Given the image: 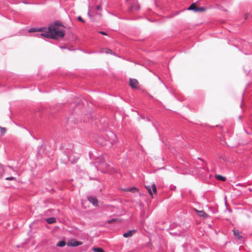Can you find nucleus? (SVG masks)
<instances>
[{"label": "nucleus", "mask_w": 252, "mask_h": 252, "mask_svg": "<svg viewBox=\"0 0 252 252\" xmlns=\"http://www.w3.org/2000/svg\"><path fill=\"white\" fill-rule=\"evenodd\" d=\"M138 81L134 78H130L129 80V85L132 89H137L138 88Z\"/></svg>", "instance_id": "nucleus-9"}, {"label": "nucleus", "mask_w": 252, "mask_h": 252, "mask_svg": "<svg viewBox=\"0 0 252 252\" xmlns=\"http://www.w3.org/2000/svg\"><path fill=\"white\" fill-rule=\"evenodd\" d=\"M77 20L80 21V22H81L82 23H85V21L84 20V19L82 18V17L81 16H79L77 18Z\"/></svg>", "instance_id": "nucleus-24"}, {"label": "nucleus", "mask_w": 252, "mask_h": 252, "mask_svg": "<svg viewBox=\"0 0 252 252\" xmlns=\"http://www.w3.org/2000/svg\"><path fill=\"white\" fill-rule=\"evenodd\" d=\"M205 9L204 7H198L196 2L192 3L187 8H185L186 10L192 11L195 13L204 12Z\"/></svg>", "instance_id": "nucleus-5"}, {"label": "nucleus", "mask_w": 252, "mask_h": 252, "mask_svg": "<svg viewBox=\"0 0 252 252\" xmlns=\"http://www.w3.org/2000/svg\"><path fill=\"white\" fill-rule=\"evenodd\" d=\"M135 232L134 230H130L128 232L123 234V236L125 238H128L132 236L133 233Z\"/></svg>", "instance_id": "nucleus-15"}, {"label": "nucleus", "mask_w": 252, "mask_h": 252, "mask_svg": "<svg viewBox=\"0 0 252 252\" xmlns=\"http://www.w3.org/2000/svg\"><path fill=\"white\" fill-rule=\"evenodd\" d=\"M244 93L243 92V94H242V96H244Z\"/></svg>", "instance_id": "nucleus-41"}, {"label": "nucleus", "mask_w": 252, "mask_h": 252, "mask_svg": "<svg viewBox=\"0 0 252 252\" xmlns=\"http://www.w3.org/2000/svg\"><path fill=\"white\" fill-rule=\"evenodd\" d=\"M228 211H229V212H231V210H230V209H228Z\"/></svg>", "instance_id": "nucleus-40"}, {"label": "nucleus", "mask_w": 252, "mask_h": 252, "mask_svg": "<svg viewBox=\"0 0 252 252\" xmlns=\"http://www.w3.org/2000/svg\"><path fill=\"white\" fill-rule=\"evenodd\" d=\"M66 244V243L64 241H59L57 244V246L59 247H64Z\"/></svg>", "instance_id": "nucleus-20"}, {"label": "nucleus", "mask_w": 252, "mask_h": 252, "mask_svg": "<svg viewBox=\"0 0 252 252\" xmlns=\"http://www.w3.org/2000/svg\"><path fill=\"white\" fill-rule=\"evenodd\" d=\"M1 84H0V87H1Z\"/></svg>", "instance_id": "nucleus-44"}, {"label": "nucleus", "mask_w": 252, "mask_h": 252, "mask_svg": "<svg viewBox=\"0 0 252 252\" xmlns=\"http://www.w3.org/2000/svg\"><path fill=\"white\" fill-rule=\"evenodd\" d=\"M248 14H246V15H245V20H247V18H248Z\"/></svg>", "instance_id": "nucleus-36"}, {"label": "nucleus", "mask_w": 252, "mask_h": 252, "mask_svg": "<svg viewBox=\"0 0 252 252\" xmlns=\"http://www.w3.org/2000/svg\"><path fill=\"white\" fill-rule=\"evenodd\" d=\"M108 136L109 137L108 141L112 145L115 144L117 142L118 138L114 133L110 132Z\"/></svg>", "instance_id": "nucleus-8"}, {"label": "nucleus", "mask_w": 252, "mask_h": 252, "mask_svg": "<svg viewBox=\"0 0 252 252\" xmlns=\"http://www.w3.org/2000/svg\"><path fill=\"white\" fill-rule=\"evenodd\" d=\"M127 3L129 4L126 12H122L123 14H125L126 12L128 13H132L139 10L140 6L137 2V0H126Z\"/></svg>", "instance_id": "nucleus-3"}, {"label": "nucleus", "mask_w": 252, "mask_h": 252, "mask_svg": "<svg viewBox=\"0 0 252 252\" xmlns=\"http://www.w3.org/2000/svg\"><path fill=\"white\" fill-rule=\"evenodd\" d=\"M82 244V242L78 241L74 239L71 240L67 243V245L68 247H76L81 245Z\"/></svg>", "instance_id": "nucleus-10"}, {"label": "nucleus", "mask_w": 252, "mask_h": 252, "mask_svg": "<svg viewBox=\"0 0 252 252\" xmlns=\"http://www.w3.org/2000/svg\"><path fill=\"white\" fill-rule=\"evenodd\" d=\"M86 53L88 54H96L95 51H94L93 50H89L87 52H86Z\"/></svg>", "instance_id": "nucleus-29"}, {"label": "nucleus", "mask_w": 252, "mask_h": 252, "mask_svg": "<svg viewBox=\"0 0 252 252\" xmlns=\"http://www.w3.org/2000/svg\"><path fill=\"white\" fill-rule=\"evenodd\" d=\"M46 220L49 224H52L56 222V219L54 217L48 218Z\"/></svg>", "instance_id": "nucleus-18"}, {"label": "nucleus", "mask_w": 252, "mask_h": 252, "mask_svg": "<svg viewBox=\"0 0 252 252\" xmlns=\"http://www.w3.org/2000/svg\"><path fill=\"white\" fill-rule=\"evenodd\" d=\"M23 3H25V4H29V3H29V2H27V1H25V0H24V1H23Z\"/></svg>", "instance_id": "nucleus-37"}, {"label": "nucleus", "mask_w": 252, "mask_h": 252, "mask_svg": "<svg viewBox=\"0 0 252 252\" xmlns=\"http://www.w3.org/2000/svg\"><path fill=\"white\" fill-rule=\"evenodd\" d=\"M126 190L131 191V192H134L135 191L137 190V189L136 188H134L128 189H126Z\"/></svg>", "instance_id": "nucleus-26"}, {"label": "nucleus", "mask_w": 252, "mask_h": 252, "mask_svg": "<svg viewBox=\"0 0 252 252\" xmlns=\"http://www.w3.org/2000/svg\"><path fill=\"white\" fill-rule=\"evenodd\" d=\"M116 220H116V219H111V220H108L107 221V223H112V222H113L116 221Z\"/></svg>", "instance_id": "nucleus-25"}, {"label": "nucleus", "mask_w": 252, "mask_h": 252, "mask_svg": "<svg viewBox=\"0 0 252 252\" xmlns=\"http://www.w3.org/2000/svg\"><path fill=\"white\" fill-rule=\"evenodd\" d=\"M0 129L1 135H4L6 132V128L5 127L0 126Z\"/></svg>", "instance_id": "nucleus-22"}, {"label": "nucleus", "mask_w": 252, "mask_h": 252, "mask_svg": "<svg viewBox=\"0 0 252 252\" xmlns=\"http://www.w3.org/2000/svg\"><path fill=\"white\" fill-rule=\"evenodd\" d=\"M88 16L89 17H92V16H91V14H90V11H88Z\"/></svg>", "instance_id": "nucleus-35"}, {"label": "nucleus", "mask_w": 252, "mask_h": 252, "mask_svg": "<svg viewBox=\"0 0 252 252\" xmlns=\"http://www.w3.org/2000/svg\"><path fill=\"white\" fill-rule=\"evenodd\" d=\"M232 231L233 232V235L235 236V237H236L238 240H241L242 237L240 234L238 230L234 229Z\"/></svg>", "instance_id": "nucleus-16"}, {"label": "nucleus", "mask_w": 252, "mask_h": 252, "mask_svg": "<svg viewBox=\"0 0 252 252\" xmlns=\"http://www.w3.org/2000/svg\"><path fill=\"white\" fill-rule=\"evenodd\" d=\"M95 163L96 164L95 167L97 169H99L102 172H107L108 165L105 163L103 156L101 155L96 159Z\"/></svg>", "instance_id": "nucleus-4"}, {"label": "nucleus", "mask_w": 252, "mask_h": 252, "mask_svg": "<svg viewBox=\"0 0 252 252\" xmlns=\"http://www.w3.org/2000/svg\"><path fill=\"white\" fill-rule=\"evenodd\" d=\"M59 27H64V25L59 21H56L49 25L48 27L59 28Z\"/></svg>", "instance_id": "nucleus-12"}, {"label": "nucleus", "mask_w": 252, "mask_h": 252, "mask_svg": "<svg viewBox=\"0 0 252 252\" xmlns=\"http://www.w3.org/2000/svg\"><path fill=\"white\" fill-rule=\"evenodd\" d=\"M102 144L106 145V144H107V143L106 142H104V143H102Z\"/></svg>", "instance_id": "nucleus-39"}, {"label": "nucleus", "mask_w": 252, "mask_h": 252, "mask_svg": "<svg viewBox=\"0 0 252 252\" xmlns=\"http://www.w3.org/2000/svg\"><path fill=\"white\" fill-rule=\"evenodd\" d=\"M112 53H113V51L111 49H110L108 48H105V53L106 54H111V55Z\"/></svg>", "instance_id": "nucleus-21"}, {"label": "nucleus", "mask_w": 252, "mask_h": 252, "mask_svg": "<svg viewBox=\"0 0 252 252\" xmlns=\"http://www.w3.org/2000/svg\"><path fill=\"white\" fill-rule=\"evenodd\" d=\"M47 30V27H32L29 29L28 32L32 33L36 32H45V31Z\"/></svg>", "instance_id": "nucleus-6"}, {"label": "nucleus", "mask_w": 252, "mask_h": 252, "mask_svg": "<svg viewBox=\"0 0 252 252\" xmlns=\"http://www.w3.org/2000/svg\"><path fill=\"white\" fill-rule=\"evenodd\" d=\"M6 180H14L15 179V178L13 177H7L5 179Z\"/></svg>", "instance_id": "nucleus-31"}, {"label": "nucleus", "mask_w": 252, "mask_h": 252, "mask_svg": "<svg viewBox=\"0 0 252 252\" xmlns=\"http://www.w3.org/2000/svg\"><path fill=\"white\" fill-rule=\"evenodd\" d=\"M60 48L61 49H68V50H69V51H71V49L68 48H67L66 46H61L60 47Z\"/></svg>", "instance_id": "nucleus-32"}, {"label": "nucleus", "mask_w": 252, "mask_h": 252, "mask_svg": "<svg viewBox=\"0 0 252 252\" xmlns=\"http://www.w3.org/2000/svg\"><path fill=\"white\" fill-rule=\"evenodd\" d=\"M109 14L112 15H113L114 16H116L117 18H118L119 19H121V20H133L132 18H130L127 17L126 16H123L122 15V14H120V13L115 14V13H111V12H109Z\"/></svg>", "instance_id": "nucleus-11"}, {"label": "nucleus", "mask_w": 252, "mask_h": 252, "mask_svg": "<svg viewBox=\"0 0 252 252\" xmlns=\"http://www.w3.org/2000/svg\"><path fill=\"white\" fill-rule=\"evenodd\" d=\"M88 200L94 206H97L98 205V201L95 197L91 196V197H88Z\"/></svg>", "instance_id": "nucleus-13"}, {"label": "nucleus", "mask_w": 252, "mask_h": 252, "mask_svg": "<svg viewBox=\"0 0 252 252\" xmlns=\"http://www.w3.org/2000/svg\"><path fill=\"white\" fill-rule=\"evenodd\" d=\"M112 55L114 56H116V57H119L117 54H116V53H115L113 51V53H112Z\"/></svg>", "instance_id": "nucleus-34"}, {"label": "nucleus", "mask_w": 252, "mask_h": 252, "mask_svg": "<svg viewBox=\"0 0 252 252\" xmlns=\"http://www.w3.org/2000/svg\"><path fill=\"white\" fill-rule=\"evenodd\" d=\"M170 94L171 95H172L175 98H176L177 99H178V100L179 101H182L183 100L182 98H178L176 95L173 93H172L171 92H170Z\"/></svg>", "instance_id": "nucleus-27"}, {"label": "nucleus", "mask_w": 252, "mask_h": 252, "mask_svg": "<svg viewBox=\"0 0 252 252\" xmlns=\"http://www.w3.org/2000/svg\"><path fill=\"white\" fill-rule=\"evenodd\" d=\"M80 102L75 101L73 102H71L70 104L67 103H58L54 104V105H50L49 108L56 109V110H60V109L62 108H67L68 105H70L71 108L69 109L68 110H75V109H81L80 107L79 108L77 107L78 106H80Z\"/></svg>", "instance_id": "nucleus-2"}, {"label": "nucleus", "mask_w": 252, "mask_h": 252, "mask_svg": "<svg viewBox=\"0 0 252 252\" xmlns=\"http://www.w3.org/2000/svg\"><path fill=\"white\" fill-rule=\"evenodd\" d=\"M96 54H103L105 53V48L102 49L100 51H95Z\"/></svg>", "instance_id": "nucleus-23"}, {"label": "nucleus", "mask_w": 252, "mask_h": 252, "mask_svg": "<svg viewBox=\"0 0 252 252\" xmlns=\"http://www.w3.org/2000/svg\"><path fill=\"white\" fill-rule=\"evenodd\" d=\"M145 188L148 190L151 197L153 198V192L156 193L157 192V188L155 184H152L151 185L145 186Z\"/></svg>", "instance_id": "nucleus-7"}, {"label": "nucleus", "mask_w": 252, "mask_h": 252, "mask_svg": "<svg viewBox=\"0 0 252 252\" xmlns=\"http://www.w3.org/2000/svg\"><path fill=\"white\" fill-rule=\"evenodd\" d=\"M216 178L219 180L225 181L226 180L225 177L220 175H216L215 176Z\"/></svg>", "instance_id": "nucleus-19"}, {"label": "nucleus", "mask_w": 252, "mask_h": 252, "mask_svg": "<svg viewBox=\"0 0 252 252\" xmlns=\"http://www.w3.org/2000/svg\"><path fill=\"white\" fill-rule=\"evenodd\" d=\"M98 33L101 34H102V35H107V33L106 32L102 31H99Z\"/></svg>", "instance_id": "nucleus-28"}, {"label": "nucleus", "mask_w": 252, "mask_h": 252, "mask_svg": "<svg viewBox=\"0 0 252 252\" xmlns=\"http://www.w3.org/2000/svg\"><path fill=\"white\" fill-rule=\"evenodd\" d=\"M155 3L156 6L157 7H158V4H157V1H155Z\"/></svg>", "instance_id": "nucleus-38"}, {"label": "nucleus", "mask_w": 252, "mask_h": 252, "mask_svg": "<svg viewBox=\"0 0 252 252\" xmlns=\"http://www.w3.org/2000/svg\"><path fill=\"white\" fill-rule=\"evenodd\" d=\"M90 180H93V179H92V178H90Z\"/></svg>", "instance_id": "nucleus-43"}, {"label": "nucleus", "mask_w": 252, "mask_h": 252, "mask_svg": "<svg viewBox=\"0 0 252 252\" xmlns=\"http://www.w3.org/2000/svg\"><path fill=\"white\" fill-rule=\"evenodd\" d=\"M64 31L61 30L59 28L48 27L45 31V32L36 33L35 36L37 37H42L53 39H59L64 36Z\"/></svg>", "instance_id": "nucleus-1"}, {"label": "nucleus", "mask_w": 252, "mask_h": 252, "mask_svg": "<svg viewBox=\"0 0 252 252\" xmlns=\"http://www.w3.org/2000/svg\"><path fill=\"white\" fill-rule=\"evenodd\" d=\"M96 9L98 10H100L101 9V6L100 5H97L96 6Z\"/></svg>", "instance_id": "nucleus-33"}, {"label": "nucleus", "mask_w": 252, "mask_h": 252, "mask_svg": "<svg viewBox=\"0 0 252 252\" xmlns=\"http://www.w3.org/2000/svg\"><path fill=\"white\" fill-rule=\"evenodd\" d=\"M158 80H160V81L161 83H162V84L164 85V86H165V87L167 89H168V87H167V85H166V84H165V83L162 81V80H161L160 79V78L159 77H158Z\"/></svg>", "instance_id": "nucleus-30"}, {"label": "nucleus", "mask_w": 252, "mask_h": 252, "mask_svg": "<svg viewBox=\"0 0 252 252\" xmlns=\"http://www.w3.org/2000/svg\"><path fill=\"white\" fill-rule=\"evenodd\" d=\"M196 211L197 212L198 215L199 217H202L203 218H206L208 217V215L204 211H198L196 210Z\"/></svg>", "instance_id": "nucleus-14"}, {"label": "nucleus", "mask_w": 252, "mask_h": 252, "mask_svg": "<svg viewBox=\"0 0 252 252\" xmlns=\"http://www.w3.org/2000/svg\"><path fill=\"white\" fill-rule=\"evenodd\" d=\"M185 11H186V10H185V8H184L182 10H180L177 11L176 12H172L171 16H170V17L172 18V17L177 16V15H178L181 12H184Z\"/></svg>", "instance_id": "nucleus-17"}, {"label": "nucleus", "mask_w": 252, "mask_h": 252, "mask_svg": "<svg viewBox=\"0 0 252 252\" xmlns=\"http://www.w3.org/2000/svg\"><path fill=\"white\" fill-rule=\"evenodd\" d=\"M166 110L169 111L170 110V109H166Z\"/></svg>", "instance_id": "nucleus-42"}]
</instances>
